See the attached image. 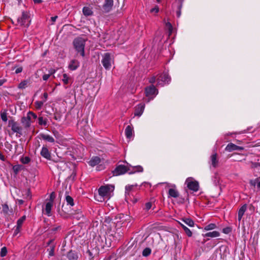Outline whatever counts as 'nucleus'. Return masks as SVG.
Wrapping results in <instances>:
<instances>
[{"instance_id": "obj_7", "label": "nucleus", "mask_w": 260, "mask_h": 260, "mask_svg": "<svg viewBox=\"0 0 260 260\" xmlns=\"http://www.w3.org/2000/svg\"><path fill=\"white\" fill-rule=\"evenodd\" d=\"M37 116L36 114L32 112H28L26 117H23L21 119V122L25 127H29L32 121H31V118L36 119Z\"/></svg>"}, {"instance_id": "obj_47", "label": "nucleus", "mask_w": 260, "mask_h": 260, "mask_svg": "<svg viewBox=\"0 0 260 260\" xmlns=\"http://www.w3.org/2000/svg\"><path fill=\"white\" fill-rule=\"evenodd\" d=\"M182 7V5H178V10L176 12V15L177 17H180L181 15V9Z\"/></svg>"}, {"instance_id": "obj_21", "label": "nucleus", "mask_w": 260, "mask_h": 260, "mask_svg": "<svg viewBox=\"0 0 260 260\" xmlns=\"http://www.w3.org/2000/svg\"><path fill=\"white\" fill-rule=\"evenodd\" d=\"M247 209V205H243L239 210L238 214V219L240 222Z\"/></svg>"}, {"instance_id": "obj_52", "label": "nucleus", "mask_w": 260, "mask_h": 260, "mask_svg": "<svg viewBox=\"0 0 260 260\" xmlns=\"http://www.w3.org/2000/svg\"><path fill=\"white\" fill-rule=\"evenodd\" d=\"M152 207V203L151 202H147L145 204V209L149 210Z\"/></svg>"}, {"instance_id": "obj_42", "label": "nucleus", "mask_w": 260, "mask_h": 260, "mask_svg": "<svg viewBox=\"0 0 260 260\" xmlns=\"http://www.w3.org/2000/svg\"><path fill=\"white\" fill-rule=\"evenodd\" d=\"M212 181L215 185H217L219 183V178L217 175L215 174L212 178Z\"/></svg>"}, {"instance_id": "obj_50", "label": "nucleus", "mask_w": 260, "mask_h": 260, "mask_svg": "<svg viewBox=\"0 0 260 260\" xmlns=\"http://www.w3.org/2000/svg\"><path fill=\"white\" fill-rule=\"evenodd\" d=\"M20 229H21L20 226H19L18 225L16 226V228L14 230V234H13L14 236H16L20 232Z\"/></svg>"}, {"instance_id": "obj_55", "label": "nucleus", "mask_w": 260, "mask_h": 260, "mask_svg": "<svg viewBox=\"0 0 260 260\" xmlns=\"http://www.w3.org/2000/svg\"><path fill=\"white\" fill-rule=\"evenodd\" d=\"M50 75L49 74H45L43 76V79L44 81H47L50 77Z\"/></svg>"}, {"instance_id": "obj_25", "label": "nucleus", "mask_w": 260, "mask_h": 260, "mask_svg": "<svg viewBox=\"0 0 260 260\" xmlns=\"http://www.w3.org/2000/svg\"><path fill=\"white\" fill-rule=\"evenodd\" d=\"M250 184L253 186H256L257 188L260 189V176L254 180H251L250 181Z\"/></svg>"}, {"instance_id": "obj_14", "label": "nucleus", "mask_w": 260, "mask_h": 260, "mask_svg": "<svg viewBox=\"0 0 260 260\" xmlns=\"http://www.w3.org/2000/svg\"><path fill=\"white\" fill-rule=\"evenodd\" d=\"M80 62L77 59H72L70 62L68 68L71 71H75L79 67Z\"/></svg>"}, {"instance_id": "obj_9", "label": "nucleus", "mask_w": 260, "mask_h": 260, "mask_svg": "<svg viewBox=\"0 0 260 260\" xmlns=\"http://www.w3.org/2000/svg\"><path fill=\"white\" fill-rule=\"evenodd\" d=\"M29 22L27 14L24 12L22 13L21 17L18 19V22L21 25L28 26L29 24Z\"/></svg>"}, {"instance_id": "obj_22", "label": "nucleus", "mask_w": 260, "mask_h": 260, "mask_svg": "<svg viewBox=\"0 0 260 260\" xmlns=\"http://www.w3.org/2000/svg\"><path fill=\"white\" fill-rule=\"evenodd\" d=\"M101 162V159L99 156H93L89 161L88 164L91 167H94Z\"/></svg>"}, {"instance_id": "obj_44", "label": "nucleus", "mask_w": 260, "mask_h": 260, "mask_svg": "<svg viewBox=\"0 0 260 260\" xmlns=\"http://www.w3.org/2000/svg\"><path fill=\"white\" fill-rule=\"evenodd\" d=\"M30 160V158L28 157H27V156H25L24 157H23L21 159V161L23 164H27L29 162Z\"/></svg>"}, {"instance_id": "obj_8", "label": "nucleus", "mask_w": 260, "mask_h": 260, "mask_svg": "<svg viewBox=\"0 0 260 260\" xmlns=\"http://www.w3.org/2000/svg\"><path fill=\"white\" fill-rule=\"evenodd\" d=\"M185 183L187 185V187L193 191H197L199 190V183L198 182L194 180L192 178H188L186 179Z\"/></svg>"}, {"instance_id": "obj_12", "label": "nucleus", "mask_w": 260, "mask_h": 260, "mask_svg": "<svg viewBox=\"0 0 260 260\" xmlns=\"http://www.w3.org/2000/svg\"><path fill=\"white\" fill-rule=\"evenodd\" d=\"M9 125L11 126V129L13 132L16 133L20 134L22 128L19 126V124L14 120L9 121Z\"/></svg>"}, {"instance_id": "obj_32", "label": "nucleus", "mask_w": 260, "mask_h": 260, "mask_svg": "<svg viewBox=\"0 0 260 260\" xmlns=\"http://www.w3.org/2000/svg\"><path fill=\"white\" fill-rule=\"evenodd\" d=\"M12 212L10 211L9 206L7 204H4L2 205V212L5 214H8L9 212Z\"/></svg>"}, {"instance_id": "obj_15", "label": "nucleus", "mask_w": 260, "mask_h": 260, "mask_svg": "<svg viewBox=\"0 0 260 260\" xmlns=\"http://www.w3.org/2000/svg\"><path fill=\"white\" fill-rule=\"evenodd\" d=\"M145 108L144 104H140L136 107L135 111V116H140L143 113Z\"/></svg>"}, {"instance_id": "obj_61", "label": "nucleus", "mask_w": 260, "mask_h": 260, "mask_svg": "<svg viewBox=\"0 0 260 260\" xmlns=\"http://www.w3.org/2000/svg\"><path fill=\"white\" fill-rule=\"evenodd\" d=\"M6 81V79H1L0 80V86H2Z\"/></svg>"}, {"instance_id": "obj_29", "label": "nucleus", "mask_w": 260, "mask_h": 260, "mask_svg": "<svg viewBox=\"0 0 260 260\" xmlns=\"http://www.w3.org/2000/svg\"><path fill=\"white\" fill-rule=\"evenodd\" d=\"M216 228H217V226L215 223H210V224L206 225L204 228V230L206 231H211V230L215 229Z\"/></svg>"}, {"instance_id": "obj_39", "label": "nucleus", "mask_w": 260, "mask_h": 260, "mask_svg": "<svg viewBox=\"0 0 260 260\" xmlns=\"http://www.w3.org/2000/svg\"><path fill=\"white\" fill-rule=\"evenodd\" d=\"M70 78L67 74H63L62 75V80L64 84L69 83Z\"/></svg>"}, {"instance_id": "obj_19", "label": "nucleus", "mask_w": 260, "mask_h": 260, "mask_svg": "<svg viewBox=\"0 0 260 260\" xmlns=\"http://www.w3.org/2000/svg\"><path fill=\"white\" fill-rule=\"evenodd\" d=\"M137 184L128 185L125 186V195L126 200L128 199V196H129L131 192L133 191L134 188L137 187Z\"/></svg>"}, {"instance_id": "obj_34", "label": "nucleus", "mask_w": 260, "mask_h": 260, "mask_svg": "<svg viewBox=\"0 0 260 260\" xmlns=\"http://www.w3.org/2000/svg\"><path fill=\"white\" fill-rule=\"evenodd\" d=\"M183 222L190 227L194 226V221L190 218H185L183 219Z\"/></svg>"}, {"instance_id": "obj_38", "label": "nucleus", "mask_w": 260, "mask_h": 260, "mask_svg": "<svg viewBox=\"0 0 260 260\" xmlns=\"http://www.w3.org/2000/svg\"><path fill=\"white\" fill-rule=\"evenodd\" d=\"M151 250L149 248H145L143 252H142V255L143 256H148L151 254Z\"/></svg>"}, {"instance_id": "obj_35", "label": "nucleus", "mask_w": 260, "mask_h": 260, "mask_svg": "<svg viewBox=\"0 0 260 260\" xmlns=\"http://www.w3.org/2000/svg\"><path fill=\"white\" fill-rule=\"evenodd\" d=\"M181 226L182 228V229L184 230V232H185L186 234L189 237L192 236V232L186 226H185L184 224H181Z\"/></svg>"}, {"instance_id": "obj_20", "label": "nucleus", "mask_w": 260, "mask_h": 260, "mask_svg": "<svg viewBox=\"0 0 260 260\" xmlns=\"http://www.w3.org/2000/svg\"><path fill=\"white\" fill-rule=\"evenodd\" d=\"M83 15L86 16H90L93 15L92 9L89 6H85L82 9Z\"/></svg>"}, {"instance_id": "obj_1", "label": "nucleus", "mask_w": 260, "mask_h": 260, "mask_svg": "<svg viewBox=\"0 0 260 260\" xmlns=\"http://www.w3.org/2000/svg\"><path fill=\"white\" fill-rule=\"evenodd\" d=\"M114 186L111 184L101 186L98 189V194L94 198L98 202H102L109 200L113 195Z\"/></svg>"}, {"instance_id": "obj_64", "label": "nucleus", "mask_w": 260, "mask_h": 260, "mask_svg": "<svg viewBox=\"0 0 260 260\" xmlns=\"http://www.w3.org/2000/svg\"><path fill=\"white\" fill-rule=\"evenodd\" d=\"M18 202L20 204H22L23 203V201L22 200H20L18 201Z\"/></svg>"}, {"instance_id": "obj_37", "label": "nucleus", "mask_w": 260, "mask_h": 260, "mask_svg": "<svg viewBox=\"0 0 260 260\" xmlns=\"http://www.w3.org/2000/svg\"><path fill=\"white\" fill-rule=\"evenodd\" d=\"M44 102L37 101L35 102V106L37 109L41 110L42 106H43Z\"/></svg>"}, {"instance_id": "obj_3", "label": "nucleus", "mask_w": 260, "mask_h": 260, "mask_svg": "<svg viewBox=\"0 0 260 260\" xmlns=\"http://www.w3.org/2000/svg\"><path fill=\"white\" fill-rule=\"evenodd\" d=\"M130 167H131V165L127 162H126V165H118L113 171V175L114 176H119L126 173L129 174V172L131 171Z\"/></svg>"}, {"instance_id": "obj_33", "label": "nucleus", "mask_w": 260, "mask_h": 260, "mask_svg": "<svg viewBox=\"0 0 260 260\" xmlns=\"http://www.w3.org/2000/svg\"><path fill=\"white\" fill-rule=\"evenodd\" d=\"M28 83V80H23L19 84L18 87L19 89H24L27 86Z\"/></svg>"}, {"instance_id": "obj_18", "label": "nucleus", "mask_w": 260, "mask_h": 260, "mask_svg": "<svg viewBox=\"0 0 260 260\" xmlns=\"http://www.w3.org/2000/svg\"><path fill=\"white\" fill-rule=\"evenodd\" d=\"M125 134L127 139H131L133 137L134 129L133 127L131 125H128L126 126L125 129Z\"/></svg>"}, {"instance_id": "obj_26", "label": "nucleus", "mask_w": 260, "mask_h": 260, "mask_svg": "<svg viewBox=\"0 0 260 260\" xmlns=\"http://www.w3.org/2000/svg\"><path fill=\"white\" fill-rule=\"evenodd\" d=\"M67 257L69 260H77L78 257L77 254L72 251L68 252Z\"/></svg>"}, {"instance_id": "obj_16", "label": "nucleus", "mask_w": 260, "mask_h": 260, "mask_svg": "<svg viewBox=\"0 0 260 260\" xmlns=\"http://www.w3.org/2000/svg\"><path fill=\"white\" fill-rule=\"evenodd\" d=\"M41 155L42 157L45 158L47 159L50 160L51 159V154L49 152L48 149L46 146H43L41 151Z\"/></svg>"}, {"instance_id": "obj_6", "label": "nucleus", "mask_w": 260, "mask_h": 260, "mask_svg": "<svg viewBox=\"0 0 260 260\" xmlns=\"http://www.w3.org/2000/svg\"><path fill=\"white\" fill-rule=\"evenodd\" d=\"M170 81L171 77L166 72H164L158 76L157 75V82L158 86H163L166 84H169Z\"/></svg>"}, {"instance_id": "obj_62", "label": "nucleus", "mask_w": 260, "mask_h": 260, "mask_svg": "<svg viewBox=\"0 0 260 260\" xmlns=\"http://www.w3.org/2000/svg\"><path fill=\"white\" fill-rule=\"evenodd\" d=\"M35 4H40L42 2V0H33Z\"/></svg>"}, {"instance_id": "obj_5", "label": "nucleus", "mask_w": 260, "mask_h": 260, "mask_svg": "<svg viewBox=\"0 0 260 260\" xmlns=\"http://www.w3.org/2000/svg\"><path fill=\"white\" fill-rule=\"evenodd\" d=\"M158 92L157 89L153 85L146 87L145 88V93L146 96L148 99L147 102L153 100L158 94Z\"/></svg>"}, {"instance_id": "obj_10", "label": "nucleus", "mask_w": 260, "mask_h": 260, "mask_svg": "<svg viewBox=\"0 0 260 260\" xmlns=\"http://www.w3.org/2000/svg\"><path fill=\"white\" fill-rule=\"evenodd\" d=\"M53 200L51 198L50 200L45 204V207L43 208V211L45 214L48 216H51V210L53 207Z\"/></svg>"}, {"instance_id": "obj_40", "label": "nucleus", "mask_w": 260, "mask_h": 260, "mask_svg": "<svg viewBox=\"0 0 260 260\" xmlns=\"http://www.w3.org/2000/svg\"><path fill=\"white\" fill-rule=\"evenodd\" d=\"M26 219L25 216H23L20 218H19L17 222V225L21 227L23 222Z\"/></svg>"}, {"instance_id": "obj_54", "label": "nucleus", "mask_w": 260, "mask_h": 260, "mask_svg": "<svg viewBox=\"0 0 260 260\" xmlns=\"http://www.w3.org/2000/svg\"><path fill=\"white\" fill-rule=\"evenodd\" d=\"M22 67H19V68H17L15 71V73L16 74H18V73H21L22 71Z\"/></svg>"}, {"instance_id": "obj_49", "label": "nucleus", "mask_w": 260, "mask_h": 260, "mask_svg": "<svg viewBox=\"0 0 260 260\" xmlns=\"http://www.w3.org/2000/svg\"><path fill=\"white\" fill-rule=\"evenodd\" d=\"M1 118L3 121L6 122L8 120L7 115L6 113H3L1 114Z\"/></svg>"}, {"instance_id": "obj_27", "label": "nucleus", "mask_w": 260, "mask_h": 260, "mask_svg": "<svg viewBox=\"0 0 260 260\" xmlns=\"http://www.w3.org/2000/svg\"><path fill=\"white\" fill-rule=\"evenodd\" d=\"M169 194L170 197L176 198L179 196V192L175 188H170L169 190Z\"/></svg>"}, {"instance_id": "obj_45", "label": "nucleus", "mask_w": 260, "mask_h": 260, "mask_svg": "<svg viewBox=\"0 0 260 260\" xmlns=\"http://www.w3.org/2000/svg\"><path fill=\"white\" fill-rule=\"evenodd\" d=\"M159 12V7L158 6H155L154 8L150 10L151 13L157 14Z\"/></svg>"}, {"instance_id": "obj_57", "label": "nucleus", "mask_w": 260, "mask_h": 260, "mask_svg": "<svg viewBox=\"0 0 260 260\" xmlns=\"http://www.w3.org/2000/svg\"><path fill=\"white\" fill-rule=\"evenodd\" d=\"M57 18V16H55L52 17L51 18V20L52 22L51 24H54V22L56 20Z\"/></svg>"}, {"instance_id": "obj_13", "label": "nucleus", "mask_w": 260, "mask_h": 260, "mask_svg": "<svg viewBox=\"0 0 260 260\" xmlns=\"http://www.w3.org/2000/svg\"><path fill=\"white\" fill-rule=\"evenodd\" d=\"M113 6V0H105L103 6L104 12L106 13L109 12L112 10Z\"/></svg>"}, {"instance_id": "obj_51", "label": "nucleus", "mask_w": 260, "mask_h": 260, "mask_svg": "<svg viewBox=\"0 0 260 260\" xmlns=\"http://www.w3.org/2000/svg\"><path fill=\"white\" fill-rule=\"evenodd\" d=\"M157 76H153L151 77L149 79V82L152 84L155 83L156 81H157Z\"/></svg>"}, {"instance_id": "obj_30", "label": "nucleus", "mask_w": 260, "mask_h": 260, "mask_svg": "<svg viewBox=\"0 0 260 260\" xmlns=\"http://www.w3.org/2000/svg\"><path fill=\"white\" fill-rule=\"evenodd\" d=\"M38 123L40 125L45 126L47 124V120L46 118H44L43 117H39L38 118Z\"/></svg>"}, {"instance_id": "obj_63", "label": "nucleus", "mask_w": 260, "mask_h": 260, "mask_svg": "<svg viewBox=\"0 0 260 260\" xmlns=\"http://www.w3.org/2000/svg\"><path fill=\"white\" fill-rule=\"evenodd\" d=\"M142 184L145 186H150V184L148 182H144Z\"/></svg>"}, {"instance_id": "obj_17", "label": "nucleus", "mask_w": 260, "mask_h": 260, "mask_svg": "<svg viewBox=\"0 0 260 260\" xmlns=\"http://www.w3.org/2000/svg\"><path fill=\"white\" fill-rule=\"evenodd\" d=\"M131 171L129 174H133L136 173H141L143 172V168L141 166H136L130 167Z\"/></svg>"}, {"instance_id": "obj_41", "label": "nucleus", "mask_w": 260, "mask_h": 260, "mask_svg": "<svg viewBox=\"0 0 260 260\" xmlns=\"http://www.w3.org/2000/svg\"><path fill=\"white\" fill-rule=\"evenodd\" d=\"M166 27L169 30V36L171 35L173 30V27L171 23L169 22L166 23Z\"/></svg>"}, {"instance_id": "obj_43", "label": "nucleus", "mask_w": 260, "mask_h": 260, "mask_svg": "<svg viewBox=\"0 0 260 260\" xmlns=\"http://www.w3.org/2000/svg\"><path fill=\"white\" fill-rule=\"evenodd\" d=\"M7 253V249L6 247H4L2 248L1 252H0V255L1 257H4L6 255Z\"/></svg>"}, {"instance_id": "obj_53", "label": "nucleus", "mask_w": 260, "mask_h": 260, "mask_svg": "<svg viewBox=\"0 0 260 260\" xmlns=\"http://www.w3.org/2000/svg\"><path fill=\"white\" fill-rule=\"evenodd\" d=\"M5 147L7 149H8L9 151H11L12 149V145L10 144L8 142H7L6 144H5Z\"/></svg>"}, {"instance_id": "obj_59", "label": "nucleus", "mask_w": 260, "mask_h": 260, "mask_svg": "<svg viewBox=\"0 0 260 260\" xmlns=\"http://www.w3.org/2000/svg\"><path fill=\"white\" fill-rule=\"evenodd\" d=\"M184 0H176V3L178 4V5H183V3Z\"/></svg>"}, {"instance_id": "obj_56", "label": "nucleus", "mask_w": 260, "mask_h": 260, "mask_svg": "<svg viewBox=\"0 0 260 260\" xmlns=\"http://www.w3.org/2000/svg\"><path fill=\"white\" fill-rule=\"evenodd\" d=\"M43 98H44V100L43 101L44 102V103H45L48 99V93L47 92L44 93Z\"/></svg>"}, {"instance_id": "obj_46", "label": "nucleus", "mask_w": 260, "mask_h": 260, "mask_svg": "<svg viewBox=\"0 0 260 260\" xmlns=\"http://www.w3.org/2000/svg\"><path fill=\"white\" fill-rule=\"evenodd\" d=\"M251 166L253 168H256L257 166H260V156H258L257 162H251Z\"/></svg>"}, {"instance_id": "obj_31", "label": "nucleus", "mask_w": 260, "mask_h": 260, "mask_svg": "<svg viewBox=\"0 0 260 260\" xmlns=\"http://www.w3.org/2000/svg\"><path fill=\"white\" fill-rule=\"evenodd\" d=\"M73 216L74 218L77 219V220L80 219L81 217H83V214L80 210H78L75 213H72Z\"/></svg>"}, {"instance_id": "obj_36", "label": "nucleus", "mask_w": 260, "mask_h": 260, "mask_svg": "<svg viewBox=\"0 0 260 260\" xmlns=\"http://www.w3.org/2000/svg\"><path fill=\"white\" fill-rule=\"evenodd\" d=\"M66 201L68 205L71 206H73L74 205L73 199L70 196H67L66 197Z\"/></svg>"}, {"instance_id": "obj_2", "label": "nucleus", "mask_w": 260, "mask_h": 260, "mask_svg": "<svg viewBox=\"0 0 260 260\" xmlns=\"http://www.w3.org/2000/svg\"><path fill=\"white\" fill-rule=\"evenodd\" d=\"M85 42V40L81 37L76 38L73 41V45L75 50L79 53L82 57L85 56L84 48Z\"/></svg>"}, {"instance_id": "obj_24", "label": "nucleus", "mask_w": 260, "mask_h": 260, "mask_svg": "<svg viewBox=\"0 0 260 260\" xmlns=\"http://www.w3.org/2000/svg\"><path fill=\"white\" fill-rule=\"evenodd\" d=\"M41 137L43 140L47 142L50 143H54L55 142L54 139L49 135L41 134Z\"/></svg>"}, {"instance_id": "obj_11", "label": "nucleus", "mask_w": 260, "mask_h": 260, "mask_svg": "<svg viewBox=\"0 0 260 260\" xmlns=\"http://www.w3.org/2000/svg\"><path fill=\"white\" fill-rule=\"evenodd\" d=\"M225 150L228 152H232L235 150L242 151L244 150V147L237 146L232 143H230L226 146Z\"/></svg>"}, {"instance_id": "obj_48", "label": "nucleus", "mask_w": 260, "mask_h": 260, "mask_svg": "<svg viewBox=\"0 0 260 260\" xmlns=\"http://www.w3.org/2000/svg\"><path fill=\"white\" fill-rule=\"evenodd\" d=\"M231 231H232L231 228H230L229 227H226V228H223L222 229V232L225 234H229L231 232Z\"/></svg>"}, {"instance_id": "obj_60", "label": "nucleus", "mask_w": 260, "mask_h": 260, "mask_svg": "<svg viewBox=\"0 0 260 260\" xmlns=\"http://www.w3.org/2000/svg\"><path fill=\"white\" fill-rule=\"evenodd\" d=\"M0 159L2 161L5 160V156L0 152Z\"/></svg>"}, {"instance_id": "obj_28", "label": "nucleus", "mask_w": 260, "mask_h": 260, "mask_svg": "<svg viewBox=\"0 0 260 260\" xmlns=\"http://www.w3.org/2000/svg\"><path fill=\"white\" fill-rule=\"evenodd\" d=\"M211 160L212 166L214 168H216L218 164V160L217 159V154L216 153L213 154L211 156Z\"/></svg>"}, {"instance_id": "obj_58", "label": "nucleus", "mask_w": 260, "mask_h": 260, "mask_svg": "<svg viewBox=\"0 0 260 260\" xmlns=\"http://www.w3.org/2000/svg\"><path fill=\"white\" fill-rule=\"evenodd\" d=\"M49 256H51L54 255V248L52 247L49 253Z\"/></svg>"}, {"instance_id": "obj_23", "label": "nucleus", "mask_w": 260, "mask_h": 260, "mask_svg": "<svg viewBox=\"0 0 260 260\" xmlns=\"http://www.w3.org/2000/svg\"><path fill=\"white\" fill-rule=\"evenodd\" d=\"M220 236V233L218 231H213L207 233L204 235L205 237L216 238Z\"/></svg>"}, {"instance_id": "obj_4", "label": "nucleus", "mask_w": 260, "mask_h": 260, "mask_svg": "<svg viewBox=\"0 0 260 260\" xmlns=\"http://www.w3.org/2000/svg\"><path fill=\"white\" fill-rule=\"evenodd\" d=\"M102 63L106 70H110L114 63L113 56L109 53H105L103 56Z\"/></svg>"}]
</instances>
